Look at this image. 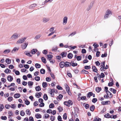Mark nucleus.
<instances>
[{"instance_id": "obj_2", "label": "nucleus", "mask_w": 121, "mask_h": 121, "mask_svg": "<svg viewBox=\"0 0 121 121\" xmlns=\"http://www.w3.org/2000/svg\"><path fill=\"white\" fill-rule=\"evenodd\" d=\"M112 14V12L110 10H108L106 12L104 16L105 19H106L109 17V15H111Z\"/></svg>"}, {"instance_id": "obj_19", "label": "nucleus", "mask_w": 121, "mask_h": 121, "mask_svg": "<svg viewBox=\"0 0 121 121\" xmlns=\"http://www.w3.org/2000/svg\"><path fill=\"white\" fill-rule=\"evenodd\" d=\"M101 89V88L100 87H97L95 88L96 91L97 93H99Z\"/></svg>"}, {"instance_id": "obj_16", "label": "nucleus", "mask_w": 121, "mask_h": 121, "mask_svg": "<svg viewBox=\"0 0 121 121\" xmlns=\"http://www.w3.org/2000/svg\"><path fill=\"white\" fill-rule=\"evenodd\" d=\"M37 52V50L36 49H33L31 51V52L32 54H34Z\"/></svg>"}, {"instance_id": "obj_39", "label": "nucleus", "mask_w": 121, "mask_h": 121, "mask_svg": "<svg viewBox=\"0 0 121 121\" xmlns=\"http://www.w3.org/2000/svg\"><path fill=\"white\" fill-rule=\"evenodd\" d=\"M26 114L28 115H30L31 114V112L28 109H27L26 110Z\"/></svg>"}, {"instance_id": "obj_28", "label": "nucleus", "mask_w": 121, "mask_h": 121, "mask_svg": "<svg viewBox=\"0 0 121 121\" xmlns=\"http://www.w3.org/2000/svg\"><path fill=\"white\" fill-rule=\"evenodd\" d=\"M35 89L36 91H39L41 90V89L39 86H38L36 87L35 88Z\"/></svg>"}, {"instance_id": "obj_5", "label": "nucleus", "mask_w": 121, "mask_h": 121, "mask_svg": "<svg viewBox=\"0 0 121 121\" xmlns=\"http://www.w3.org/2000/svg\"><path fill=\"white\" fill-rule=\"evenodd\" d=\"M28 43H25L23 44H22L21 45L22 48L23 49H26V48L27 46L28 45Z\"/></svg>"}, {"instance_id": "obj_55", "label": "nucleus", "mask_w": 121, "mask_h": 121, "mask_svg": "<svg viewBox=\"0 0 121 121\" xmlns=\"http://www.w3.org/2000/svg\"><path fill=\"white\" fill-rule=\"evenodd\" d=\"M68 102L69 106L70 105H72L73 104V103L71 100H68Z\"/></svg>"}, {"instance_id": "obj_64", "label": "nucleus", "mask_w": 121, "mask_h": 121, "mask_svg": "<svg viewBox=\"0 0 121 121\" xmlns=\"http://www.w3.org/2000/svg\"><path fill=\"white\" fill-rule=\"evenodd\" d=\"M55 117L53 116H51L50 119L51 121H54L55 120Z\"/></svg>"}, {"instance_id": "obj_58", "label": "nucleus", "mask_w": 121, "mask_h": 121, "mask_svg": "<svg viewBox=\"0 0 121 121\" xmlns=\"http://www.w3.org/2000/svg\"><path fill=\"white\" fill-rule=\"evenodd\" d=\"M8 113L9 116V118L10 117V116L13 115V113L12 111L9 112Z\"/></svg>"}, {"instance_id": "obj_25", "label": "nucleus", "mask_w": 121, "mask_h": 121, "mask_svg": "<svg viewBox=\"0 0 121 121\" xmlns=\"http://www.w3.org/2000/svg\"><path fill=\"white\" fill-rule=\"evenodd\" d=\"M92 68L93 69V71L97 73L98 70L96 67L95 66H92Z\"/></svg>"}, {"instance_id": "obj_31", "label": "nucleus", "mask_w": 121, "mask_h": 121, "mask_svg": "<svg viewBox=\"0 0 121 121\" xmlns=\"http://www.w3.org/2000/svg\"><path fill=\"white\" fill-rule=\"evenodd\" d=\"M10 52V50L9 49H7L5 50L3 52V53L4 54H7L8 53Z\"/></svg>"}, {"instance_id": "obj_37", "label": "nucleus", "mask_w": 121, "mask_h": 121, "mask_svg": "<svg viewBox=\"0 0 121 121\" xmlns=\"http://www.w3.org/2000/svg\"><path fill=\"white\" fill-rule=\"evenodd\" d=\"M73 56V55L71 53H69L67 55L68 58L69 59H71Z\"/></svg>"}, {"instance_id": "obj_17", "label": "nucleus", "mask_w": 121, "mask_h": 121, "mask_svg": "<svg viewBox=\"0 0 121 121\" xmlns=\"http://www.w3.org/2000/svg\"><path fill=\"white\" fill-rule=\"evenodd\" d=\"M65 63L63 61L61 62L60 64V66L61 68H63L65 66Z\"/></svg>"}, {"instance_id": "obj_22", "label": "nucleus", "mask_w": 121, "mask_h": 121, "mask_svg": "<svg viewBox=\"0 0 121 121\" xmlns=\"http://www.w3.org/2000/svg\"><path fill=\"white\" fill-rule=\"evenodd\" d=\"M108 93L109 95V98H112L113 96V95L109 91H107L106 92V93Z\"/></svg>"}, {"instance_id": "obj_40", "label": "nucleus", "mask_w": 121, "mask_h": 121, "mask_svg": "<svg viewBox=\"0 0 121 121\" xmlns=\"http://www.w3.org/2000/svg\"><path fill=\"white\" fill-rule=\"evenodd\" d=\"M42 61L44 63H46V59L43 57L41 58Z\"/></svg>"}, {"instance_id": "obj_46", "label": "nucleus", "mask_w": 121, "mask_h": 121, "mask_svg": "<svg viewBox=\"0 0 121 121\" xmlns=\"http://www.w3.org/2000/svg\"><path fill=\"white\" fill-rule=\"evenodd\" d=\"M20 114L22 116H24L25 114L23 110H22L20 112Z\"/></svg>"}, {"instance_id": "obj_42", "label": "nucleus", "mask_w": 121, "mask_h": 121, "mask_svg": "<svg viewBox=\"0 0 121 121\" xmlns=\"http://www.w3.org/2000/svg\"><path fill=\"white\" fill-rule=\"evenodd\" d=\"M43 86L44 88L46 87L47 86V84L46 82H43L42 83Z\"/></svg>"}, {"instance_id": "obj_8", "label": "nucleus", "mask_w": 121, "mask_h": 121, "mask_svg": "<svg viewBox=\"0 0 121 121\" xmlns=\"http://www.w3.org/2000/svg\"><path fill=\"white\" fill-rule=\"evenodd\" d=\"M13 78L12 76L9 75L7 77V79L9 82H11L13 80Z\"/></svg>"}, {"instance_id": "obj_29", "label": "nucleus", "mask_w": 121, "mask_h": 121, "mask_svg": "<svg viewBox=\"0 0 121 121\" xmlns=\"http://www.w3.org/2000/svg\"><path fill=\"white\" fill-rule=\"evenodd\" d=\"M104 117L107 118H112V117L110 115L109 113H107L105 114L104 115Z\"/></svg>"}, {"instance_id": "obj_11", "label": "nucleus", "mask_w": 121, "mask_h": 121, "mask_svg": "<svg viewBox=\"0 0 121 121\" xmlns=\"http://www.w3.org/2000/svg\"><path fill=\"white\" fill-rule=\"evenodd\" d=\"M58 48V47L57 46H53L52 49V51L53 52H56L57 51Z\"/></svg>"}, {"instance_id": "obj_43", "label": "nucleus", "mask_w": 121, "mask_h": 121, "mask_svg": "<svg viewBox=\"0 0 121 121\" xmlns=\"http://www.w3.org/2000/svg\"><path fill=\"white\" fill-rule=\"evenodd\" d=\"M35 66L36 68H40L41 67V65L38 63L36 64L35 65Z\"/></svg>"}, {"instance_id": "obj_12", "label": "nucleus", "mask_w": 121, "mask_h": 121, "mask_svg": "<svg viewBox=\"0 0 121 121\" xmlns=\"http://www.w3.org/2000/svg\"><path fill=\"white\" fill-rule=\"evenodd\" d=\"M49 20V18H44L43 19V21L44 23H46Z\"/></svg>"}, {"instance_id": "obj_10", "label": "nucleus", "mask_w": 121, "mask_h": 121, "mask_svg": "<svg viewBox=\"0 0 121 121\" xmlns=\"http://www.w3.org/2000/svg\"><path fill=\"white\" fill-rule=\"evenodd\" d=\"M19 49V47H14L13 50L11 51V52L12 53H14L17 52L18 50Z\"/></svg>"}, {"instance_id": "obj_13", "label": "nucleus", "mask_w": 121, "mask_h": 121, "mask_svg": "<svg viewBox=\"0 0 121 121\" xmlns=\"http://www.w3.org/2000/svg\"><path fill=\"white\" fill-rule=\"evenodd\" d=\"M20 94L19 93H16L14 95V97L15 98L17 99L20 97Z\"/></svg>"}, {"instance_id": "obj_54", "label": "nucleus", "mask_w": 121, "mask_h": 121, "mask_svg": "<svg viewBox=\"0 0 121 121\" xmlns=\"http://www.w3.org/2000/svg\"><path fill=\"white\" fill-rule=\"evenodd\" d=\"M54 105L53 103L50 104L49 106V108H52L54 107Z\"/></svg>"}, {"instance_id": "obj_51", "label": "nucleus", "mask_w": 121, "mask_h": 121, "mask_svg": "<svg viewBox=\"0 0 121 121\" xmlns=\"http://www.w3.org/2000/svg\"><path fill=\"white\" fill-rule=\"evenodd\" d=\"M84 69H89L91 68L90 66L86 65L84 67Z\"/></svg>"}, {"instance_id": "obj_49", "label": "nucleus", "mask_w": 121, "mask_h": 121, "mask_svg": "<svg viewBox=\"0 0 121 121\" xmlns=\"http://www.w3.org/2000/svg\"><path fill=\"white\" fill-rule=\"evenodd\" d=\"M40 78L39 77L36 76L35 77V80L37 81H39L40 80Z\"/></svg>"}, {"instance_id": "obj_47", "label": "nucleus", "mask_w": 121, "mask_h": 121, "mask_svg": "<svg viewBox=\"0 0 121 121\" xmlns=\"http://www.w3.org/2000/svg\"><path fill=\"white\" fill-rule=\"evenodd\" d=\"M40 72L41 74H44L45 73V70L43 69H42L40 70Z\"/></svg>"}, {"instance_id": "obj_53", "label": "nucleus", "mask_w": 121, "mask_h": 121, "mask_svg": "<svg viewBox=\"0 0 121 121\" xmlns=\"http://www.w3.org/2000/svg\"><path fill=\"white\" fill-rule=\"evenodd\" d=\"M30 102L27 99H26L25 101V104L27 105H28L29 104Z\"/></svg>"}, {"instance_id": "obj_1", "label": "nucleus", "mask_w": 121, "mask_h": 121, "mask_svg": "<svg viewBox=\"0 0 121 121\" xmlns=\"http://www.w3.org/2000/svg\"><path fill=\"white\" fill-rule=\"evenodd\" d=\"M20 34L18 33H15L11 36L10 39L12 40L16 39L20 36Z\"/></svg>"}, {"instance_id": "obj_24", "label": "nucleus", "mask_w": 121, "mask_h": 121, "mask_svg": "<svg viewBox=\"0 0 121 121\" xmlns=\"http://www.w3.org/2000/svg\"><path fill=\"white\" fill-rule=\"evenodd\" d=\"M67 52H64L61 53V55L62 56V58L64 57H66L67 55Z\"/></svg>"}, {"instance_id": "obj_36", "label": "nucleus", "mask_w": 121, "mask_h": 121, "mask_svg": "<svg viewBox=\"0 0 121 121\" xmlns=\"http://www.w3.org/2000/svg\"><path fill=\"white\" fill-rule=\"evenodd\" d=\"M82 73H84L85 74H88L89 72L88 71H87L85 69H83L82 71Z\"/></svg>"}, {"instance_id": "obj_3", "label": "nucleus", "mask_w": 121, "mask_h": 121, "mask_svg": "<svg viewBox=\"0 0 121 121\" xmlns=\"http://www.w3.org/2000/svg\"><path fill=\"white\" fill-rule=\"evenodd\" d=\"M26 37H24L19 39L17 41L16 43L17 44H21L23 43L26 39Z\"/></svg>"}, {"instance_id": "obj_45", "label": "nucleus", "mask_w": 121, "mask_h": 121, "mask_svg": "<svg viewBox=\"0 0 121 121\" xmlns=\"http://www.w3.org/2000/svg\"><path fill=\"white\" fill-rule=\"evenodd\" d=\"M76 31L74 32L69 34L68 36V37H69L70 36H73L75 35L76 34Z\"/></svg>"}, {"instance_id": "obj_57", "label": "nucleus", "mask_w": 121, "mask_h": 121, "mask_svg": "<svg viewBox=\"0 0 121 121\" xmlns=\"http://www.w3.org/2000/svg\"><path fill=\"white\" fill-rule=\"evenodd\" d=\"M28 85L29 86H32L33 84V82L31 81H29L28 82Z\"/></svg>"}, {"instance_id": "obj_23", "label": "nucleus", "mask_w": 121, "mask_h": 121, "mask_svg": "<svg viewBox=\"0 0 121 121\" xmlns=\"http://www.w3.org/2000/svg\"><path fill=\"white\" fill-rule=\"evenodd\" d=\"M35 117L37 118L38 119L41 118V115L40 114L38 113L35 115Z\"/></svg>"}, {"instance_id": "obj_32", "label": "nucleus", "mask_w": 121, "mask_h": 121, "mask_svg": "<svg viewBox=\"0 0 121 121\" xmlns=\"http://www.w3.org/2000/svg\"><path fill=\"white\" fill-rule=\"evenodd\" d=\"M49 115L48 114H45L43 115V118L45 119L49 117Z\"/></svg>"}, {"instance_id": "obj_52", "label": "nucleus", "mask_w": 121, "mask_h": 121, "mask_svg": "<svg viewBox=\"0 0 121 121\" xmlns=\"http://www.w3.org/2000/svg\"><path fill=\"white\" fill-rule=\"evenodd\" d=\"M76 59L77 60L79 61L81 60L82 57L80 56H78L77 57Z\"/></svg>"}, {"instance_id": "obj_14", "label": "nucleus", "mask_w": 121, "mask_h": 121, "mask_svg": "<svg viewBox=\"0 0 121 121\" xmlns=\"http://www.w3.org/2000/svg\"><path fill=\"white\" fill-rule=\"evenodd\" d=\"M24 54L30 57H31L32 56V55L30 54V52H28V51H25L24 52Z\"/></svg>"}, {"instance_id": "obj_59", "label": "nucleus", "mask_w": 121, "mask_h": 121, "mask_svg": "<svg viewBox=\"0 0 121 121\" xmlns=\"http://www.w3.org/2000/svg\"><path fill=\"white\" fill-rule=\"evenodd\" d=\"M67 115L66 113H65L63 115V118L64 120H65L67 119Z\"/></svg>"}, {"instance_id": "obj_50", "label": "nucleus", "mask_w": 121, "mask_h": 121, "mask_svg": "<svg viewBox=\"0 0 121 121\" xmlns=\"http://www.w3.org/2000/svg\"><path fill=\"white\" fill-rule=\"evenodd\" d=\"M13 99V98L12 97H9L7 99V100L9 102L11 101Z\"/></svg>"}, {"instance_id": "obj_4", "label": "nucleus", "mask_w": 121, "mask_h": 121, "mask_svg": "<svg viewBox=\"0 0 121 121\" xmlns=\"http://www.w3.org/2000/svg\"><path fill=\"white\" fill-rule=\"evenodd\" d=\"M68 17L67 16H65L63 18V24L64 25H65L67 23Z\"/></svg>"}, {"instance_id": "obj_7", "label": "nucleus", "mask_w": 121, "mask_h": 121, "mask_svg": "<svg viewBox=\"0 0 121 121\" xmlns=\"http://www.w3.org/2000/svg\"><path fill=\"white\" fill-rule=\"evenodd\" d=\"M110 103L109 101H102L101 102V104L103 105H106L109 104Z\"/></svg>"}, {"instance_id": "obj_38", "label": "nucleus", "mask_w": 121, "mask_h": 121, "mask_svg": "<svg viewBox=\"0 0 121 121\" xmlns=\"http://www.w3.org/2000/svg\"><path fill=\"white\" fill-rule=\"evenodd\" d=\"M4 72L6 73H10L11 70L8 69H6L5 70Z\"/></svg>"}, {"instance_id": "obj_63", "label": "nucleus", "mask_w": 121, "mask_h": 121, "mask_svg": "<svg viewBox=\"0 0 121 121\" xmlns=\"http://www.w3.org/2000/svg\"><path fill=\"white\" fill-rule=\"evenodd\" d=\"M97 100V99L96 98H94L92 99V102L94 103H95Z\"/></svg>"}, {"instance_id": "obj_61", "label": "nucleus", "mask_w": 121, "mask_h": 121, "mask_svg": "<svg viewBox=\"0 0 121 121\" xmlns=\"http://www.w3.org/2000/svg\"><path fill=\"white\" fill-rule=\"evenodd\" d=\"M58 109L59 110V112H60L62 111L63 109L60 106H59L58 108Z\"/></svg>"}, {"instance_id": "obj_26", "label": "nucleus", "mask_w": 121, "mask_h": 121, "mask_svg": "<svg viewBox=\"0 0 121 121\" xmlns=\"http://www.w3.org/2000/svg\"><path fill=\"white\" fill-rule=\"evenodd\" d=\"M65 66L66 67H67L69 66H70V65H71V64L69 62H66L65 63Z\"/></svg>"}, {"instance_id": "obj_20", "label": "nucleus", "mask_w": 121, "mask_h": 121, "mask_svg": "<svg viewBox=\"0 0 121 121\" xmlns=\"http://www.w3.org/2000/svg\"><path fill=\"white\" fill-rule=\"evenodd\" d=\"M41 35L40 34L37 35L35 36L34 38V39L35 40L39 39L41 37Z\"/></svg>"}, {"instance_id": "obj_35", "label": "nucleus", "mask_w": 121, "mask_h": 121, "mask_svg": "<svg viewBox=\"0 0 121 121\" xmlns=\"http://www.w3.org/2000/svg\"><path fill=\"white\" fill-rule=\"evenodd\" d=\"M74 110L75 113H78L79 112V109L77 107H75L74 108Z\"/></svg>"}, {"instance_id": "obj_48", "label": "nucleus", "mask_w": 121, "mask_h": 121, "mask_svg": "<svg viewBox=\"0 0 121 121\" xmlns=\"http://www.w3.org/2000/svg\"><path fill=\"white\" fill-rule=\"evenodd\" d=\"M43 98L45 100H47L48 99V96L46 94L44 95Z\"/></svg>"}, {"instance_id": "obj_34", "label": "nucleus", "mask_w": 121, "mask_h": 121, "mask_svg": "<svg viewBox=\"0 0 121 121\" xmlns=\"http://www.w3.org/2000/svg\"><path fill=\"white\" fill-rule=\"evenodd\" d=\"M6 62L8 64H10L11 62V60L9 58H7L5 60Z\"/></svg>"}, {"instance_id": "obj_30", "label": "nucleus", "mask_w": 121, "mask_h": 121, "mask_svg": "<svg viewBox=\"0 0 121 121\" xmlns=\"http://www.w3.org/2000/svg\"><path fill=\"white\" fill-rule=\"evenodd\" d=\"M4 108V105L2 104H0V112L2 111L3 109Z\"/></svg>"}, {"instance_id": "obj_44", "label": "nucleus", "mask_w": 121, "mask_h": 121, "mask_svg": "<svg viewBox=\"0 0 121 121\" xmlns=\"http://www.w3.org/2000/svg\"><path fill=\"white\" fill-rule=\"evenodd\" d=\"M47 57L49 60H51L53 57V56L51 54H48L47 55Z\"/></svg>"}, {"instance_id": "obj_33", "label": "nucleus", "mask_w": 121, "mask_h": 121, "mask_svg": "<svg viewBox=\"0 0 121 121\" xmlns=\"http://www.w3.org/2000/svg\"><path fill=\"white\" fill-rule=\"evenodd\" d=\"M63 97V95H62L60 94L59 95L58 97L57 98V100H61L62 99Z\"/></svg>"}, {"instance_id": "obj_18", "label": "nucleus", "mask_w": 121, "mask_h": 121, "mask_svg": "<svg viewBox=\"0 0 121 121\" xmlns=\"http://www.w3.org/2000/svg\"><path fill=\"white\" fill-rule=\"evenodd\" d=\"M65 89L69 95L71 96V94L70 91V89L69 87L66 88Z\"/></svg>"}, {"instance_id": "obj_27", "label": "nucleus", "mask_w": 121, "mask_h": 121, "mask_svg": "<svg viewBox=\"0 0 121 121\" xmlns=\"http://www.w3.org/2000/svg\"><path fill=\"white\" fill-rule=\"evenodd\" d=\"M93 93L91 92H90L87 94V97L89 98L92 95Z\"/></svg>"}, {"instance_id": "obj_56", "label": "nucleus", "mask_w": 121, "mask_h": 121, "mask_svg": "<svg viewBox=\"0 0 121 121\" xmlns=\"http://www.w3.org/2000/svg\"><path fill=\"white\" fill-rule=\"evenodd\" d=\"M37 5L36 4H33L31 5L30 6V9H31V8L35 7Z\"/></svg>"}, {"instance_id": "obj_60", "label": "nucleus", "mask_w": 121, "mask_h": 121, "mask_svg": "<svg viewBox=\"0 0 121 121\" xmlns=\"http://www.w3.org/2000/svg\"><path fill=\"white\" fill-rule=\"evenodd\" d=\"M47 112L48 113H52V111L51 109H49L47 111Z\"/></svg>"}, {"instance_id": "obj_9", "label": "nucleus", "mask_w": 121, "mask_h": 121, "mask_svg": "<svg viewBox=\"0 0 121 121\" xmlns=\"http://www.w3.org/2000/svg\"><path fill=\"white\" fill-rule=\"evenodd\" d=\"M55 92V90L54 89H50V92H49L51 94L52 97H53L54 95V92Z\"/></svg>"}, {"instance_id": "obj_21", "label": "nucleus", "mask_w": 121, "mask_h": 121, "mask_svg": "<svg viewBox=\"0 0 121 121\" xmlns=\"http://www.w3.org/2000/svg\"><path fill=\"white\" fill-rule=\"evenodd\" d=\"M101 119L100 118H99L98 117H94V119L93 121H101Z\"/></svg>"}, {"instance_id": "obj_15", "label": "nucleus", "mask_w": 121, "mask_h": 121, "mask_svg": "<svg viewBox=\"0 0 121 121\" xmlns=\"http://www.w3.org/2000/svg\"><path fill=\"white\" fill-rule=\"evenodd\" d=\"M42 95V93L41 92L37 93L36 94V97L38 98H39Z\"/></svg>"}, {"instance_id": "obj_6", "label": "nucleus", "mask_w": 121, "mask_h": 121, "mask_svg": "<svg viewBox=\"0 0 121 121\" xmlns=\"http://www.w3.org/2000/svg\"><path fill=\"white\" fill-rule=\"evenodd\" d=\"M93 2H92L90 3V5L88 6L87 9V11H89L91 9L93 6Z\"/></svg>"}, {"instance_id": "obj_62", "label": "nucleus", "mask_w": 121, "mask_h": 121, "mask_svg": "<svg viewBox=\"0 0 121 121\" xmlns=\"http://www.w3.org/2000/svg\"><path fill=\"white\" fill-rule=\"evenodd\" d=\"M1 118L2 120H6L7 119V117L6 116H2L1 117Z\"/></svg>"}, {"instance_id": "obj_41", "label": "nucleus", "mask_w": 121, "mask_h": 121, "mask_svg": "<svg viewBox=\"0 0 121 121\" xmlns=\"http://www.w3.org/2000/svg\"><path fill=\"white\" fill-rule=\"evenodd\" d=\"M95 108V107L94 105H92L90 107V109L91 111H93Z\"/></svg>"}]
</instances>
